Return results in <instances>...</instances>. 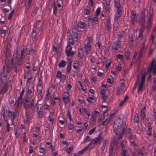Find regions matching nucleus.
Segmentation results:
<instances>
[{
  "label": "nucleus",
  "instance_id": "obj_1",
  "mask_svg": "<svg viewBox=\"0 0 156 156\" xmlns=\"http://www.w3.org/2000/svg\"><path fill=\"white\" fill-rule=\"evenodd\" d=\"M114 127L116 129L117 135H119V139L122 138V135H124L126 133V129L127 126L120 120H118L115 122Z\"/></svg>",
  "mask_w": 156,
  "mask_h": 156
},
{
  "label": "nucleus",
  "instance_id": "obj_2",
  "mask_svg": "<svg viewBox=\"0 0 156 156\" xmlns=\"http://www.w3.org/2000/svg\"><path fill=\"white\" fill-rule=\"evenodd\" d=\"M35 101V99L34 98H32L30 100V105H29L27 104V103H28V101H25L26 103L24 104V108L26 111L25 112V121L26 122H27L29 119V115L28 114V112H27V110L30 108H32L34 107V102Z\"/></svg>",
  "mask_w": 156,
  "mask_h": 156
},
{
  "label": "nucleus",
  "instance_id": "obj_3",
  "mask_svg": "<svg viewBox=\"0 0 156 156\" xmlns=\"http://www.w3.org/2000/svg\"><path fill=\"white\" fill-rule=\"evenodd\" d=\"M145 74H143L141 78V80L139 83L138 87L137 92L138 94H141L142 92L145 90Z\"/></svg>",
  "mask_w": 156,
  "mask_h": 156
},
{
  "label": "nucleus",
  "instance_id": "obj_4",
  "mask_svg": "<svg viewBox=\"0 0 156 156\" xmlns=\"http://www.w3.org/2000/svg\"><path fill=\"white\" fill-rule=\"evenodd\" d=\"M30 98L28 97H26L23 99V100H21L17 99V100L16 101L15 105H16V107L18 108H19V107L20 108L22 105L24 107V103H26V102L25 101H28V102L27 103L29 105H30Z\"/></svg>",
  "mask_w": 156,
  "mask_h": 156
},
{
  "label": "nucleus",
  "instance_id": "obj_5",
  "mask_svg": "<svg viewBox=\"0 0 156 156\" xmlns=\"http://www.w3.org/2000/svg\"><path fill=\"white\" fill-rule=\"evenodd\" d=\"M117 144L115 141H113L111 142L110 147L109 150V156H113L115 152L117 149Z\"/></svg>",
  "mask_w": 156,
  "mask_h": 156
},
{
  "label": "nucleus",
  "instance_id": "obj_6",
  "mask_svg": "<svg viewBox=\"0 0 156 156\" xmlns=\"http://www.w3.org/2000/svg\"><path fill=\"white\" fill-rule=\"evenodd\" d=\"M103 140V137L101 134L99 135L97 137L93 139L90 143L88 144V146H90L92 144H101V140Z\"/></svg>",
  "mask_w": 156,
  "mask_h": 156
},
{
  "label": "nucleus",
  "instance_id": "obj_7",
  "mask_svg": "<svg viewBox=\"0 0 156 156\" xmlns=\"http://www.w3.org/2000/svg\"><path fill=\"white\" fill-rule=\"evenodd\" d=\"M19 52V50L18 47H16L15 48V50L14 52L13 57L11 59V64L14 65L16 64L17 62L18 59V54Z\"/></svg>",
  "mask_w": 156,
  "mask_h": 156
},
{
  "label": "nucleus",
  "instance_id": "obj_8",
  "mask_svg": "<svg viewBox=\"0 0 156 156\" xmlns=\"http://www.w3.org/2000/svg\"><path fill=\"white\" fill-rule=\"evenodd\" d=\"M151 70H153V74L156 73V62L154 59L152 61L150 66L147 68L148 72H151Z\"/></svg>",
  "mask_w": 156,
  "mask_h": 156
},
{
  "label": "nucleus",
  "instance_id": "obj_9",
  "mask_svg": "<svg viewBox=\"0 0 156 156\" xmlns=\"http://www.w3.org/2000/svg\"><path fill=\"white\" fill-rule=\"evenodd\" d=\"M69 94L66 92H64L62 95V99L63 103L67 105L70 102V99L69 98Z\"/></svg>",
  "mask_w": 156,
  "mask_h": 156
},
{
  "label": "nucleus",
  "instance_id": "obj_10",
  "mask_svg": "<svg viewBox=\"0 0 156 156\" xmlns=\"http://www.w3.org/2000/svg\"><path fill=\"white\" fill-rule=\"evenodd\" d=\"M5 66L3 67V70L0 73V82H3L4 80H6L7 79V74L5 73Z\"/></svg>",
  "mask_w": 156,
  "mask_h": 156
},
{
  "label": "nucleus",
  "instance_id": "obj_11",
  "mask_svg": "<svg viewBox=\"0 0 156 156\" xmlns=\"http://www.w3.org/2000/svg\"><path fill=\"white\" fill-rule=\"evenodd\" d=\"M11 50L10 48V46L7 45L4 51V55L5 57L6 60L11 55Z\"/></svg>",
  "mask_w": 156,
  "mask_h": 156
},
{
  "label": "nucleus",
  "instance_id": "obj_12",
  "mask_svg": "<svg viewBox=\"0 0 156 156\" xmlns=\"http://www.w3.org/2000/svg\"><path fill=\"white\" fill-rule=\"evenodd\" d=\"M120 40L119 39L116 40L114 42L113 45L112 46V50L115 51H116L118 50Z\"/></svg>",
  "mask_w": 156,
  "mask_h": 156
},
{
  "label": "nucleus",
  "instance_id": "obj_13",
  "mask_svg": "<svg viewBox=\"0 0 156 156\" xmlns=\"http://www.w3.org/2000/svg\"><path fill=\"white\" fill-rule=\"evenodd\" d=\"M24 49L23 48L22 50H21V54L20 56V57L19 59H18L17 61V65L18 66H20L21 65L23 61V58L24 56Z\"/></svg>",
  "mask_w": 156,
  "mask_h": 156
},
{
  "label": "nucleus",
  "instance_id": "obj_14",
  "mask_svg": "<svg viewBox=\"0 0 156 156\" xmlns=\"http://www.w3.org/2000/svg\"><path fill=\"white\" fill-rule=\"evenodd\" d=\"M91 45L90 43L89 42H87L84 46V48L85 49V51L86 53L88 54L91 49Z\"/></svg>",
  "mask_w": 156,
  "mask_h": 156
},
{
  "label": "nucleus",
  "instance_id": "obj_15",
  "mask_svg": "<svg viewBox=\"0 0 156 156\" xmlns=\"http://www.w3.org/2000/svg\"><path fill=\"white\" fill-rule=\"evenodd\" d=\"M112 28V25L110 20V18L109 17L106 23V28L108 32H109Z\"/></svg>",
  "mask_w": 156,
  "mask_h": 156
},
{
  "label": "nucleus",
  "instance_id": "obj_16",
  "mask_svg": "<svg viewBox=\"0 0 156 156\" xmlns=\"http://www.w3.org/2000/svg\"><path fill=\"white\" fill-rule=\"evenodd\" d=\"M88 20L89 23L92 24L95 23V24H96V23L98 20V17L96 16L93 17H89Z\"/></svg>",
  "mask_w": 156,
  "mask_h": 156
},
{
  "label": "nucleus",
  "instance_id": "obj_17",
  "mask_svg": "<svg viewBox=\"0 0 156 156\" xmlns=\"http://www.w3.org/2000/svg\"><path fill=\"white\" fill-rule=\"evenodd\" d=\"M117 9V10L114 17V20H117L121 16L122 13V10L120 8Z\"/></svg>",
  "mask_w": 156,
  "mask_h": 156
},
{
  "label": "nucleus",
  "instance_id": "obj_18",
  "mask_svg": "<svg viewBox=\"0 0 156 156\" xmlns=\"http://www.w3.org/2000/svg\"><path fill=\"white\" fill-rule=\"evenodd\" d=\"M145 44L144 43H143V48H141L140 49V52L138 55V57L139 58H140L142 57L143 55L144 52H145Z\"/></svg>",
  "mask_w": 156,
  "mask_h": 156
},
{
  "label": "nucleus",
  "instance_id": "obj_19",
  "mask_svg": "<svg viewBox=\"0 0 156 156\" xmlns=\"http://www.w3.org/2000/svg\"><path fill=\"white\" fill-rule=\"evenodd\" d=\"M151 86L152 90H154L156 89V79L154 78L153 80L151 82Z\"/></svg>",
  "mask_w": 156,
  "mask_h": 156
},
{
  "label": "nucleus",
  "instance_id": "obj_20",
  "mask_svg": "<svg viewBox=\"0 0 156 156\" xmlns=\"http://www.w3.org/2000/svg\"><path fill=\"white\" fill-rule=\"evenodd\" d=\"M9 86L6 85L5 84H4L3 87L2 88V90L0 91V94H1L4 90V93H6L8 91Z\"/></svg>",
  "mask_w": 156,
  "mask_h": 156
},
{
  "label": "nucleus",
  "instance_id": "obj_21",
  "mask_svg": "<svg viewBox=\"0 0 156 156\" xmlns=\"http://www.w3.org/2000/svg\"><path fill=\"white\" fill-rule=\"evenodd\" d=\"M43 83L41 78H39L38 79V82L37 84V88H43Z\"/></svg>",
  "mask_w": 156,
  "mask_h": 156
},
{
  "label": "nucleus",
  "instance_id": "obj_22",
  "mask_svg": "<svg viewBox=\"0 0 156 156\" xmlns=\"http://www.w3.org/2000/svg\"><path fill=\"white\" fill-rule=\"evenodd\" d=\"M146 109L145 107H144L141 110L140 115L143 119H144L146 117V113L145 112Z\"/></svg>",
  "mask_w": 156,
  "mask_h": 156
},
{
  "label": "nucleus",
  "instance_id": "obj_23",
  "mask_svg": "<svg viewBox=\"0 0 156 156\" xmlns=\"http://www.w3.org/2000/svg\"><path fill=\"white\" fill-rule=\"evenodd\" d=\"M133 156H143V154L142 152H139L137 150H135L132 152Z\"/></svg>",
  "mask_w": 156,
  "mask_h": 156
},
{
  "label": "nucleus",
  "instance_id": "obj_24",
  "mask_svg": "<svg viewBox=\"0 0 156 156\" xmlns=\"http://www.w3.org/2000/svg\"><path fill=\"white\" fill-rule=\"evenodd\" d=\"M108 144L107 141L106 140H104L102 141V145L101 147V149L103 151L105 149V147L107 146Z\"/></svg>",
  "mask_w": 156,
  "mask_h": 156
},
{
  "label": "nucleus",
  "instance_id": "obj_25",
  "mask_svg": "<svg viewBox=\"0 0 156 156\" xmlns=\"http://www.w3.org/2000/svg\"><path fill=\"white\" fill-rule=\"evenodd\" d=\"M66 64V62L64 60H62L60 61L58 64V66L59 68L64 67Z\"/></svg>",
  "mask_w": 156,
  "mask_h": 156
},
{
  "label": "nucleus",
  "instance_id": "obj_26",
  "mask_svg": "<svg viewBox=\"0 0 156 156\" xmlns=\"http://www.w3.org/2000/svg\"><path fill=\"white\" fill-rule=\"evenodd\" d=\"M115 6L117 9L120 8L121 6L120 3V0H114Z\"/></svg>",
  "mask_w": 156,
  "mask_h": 156
},
{
  "label": "nucleus",
  "instance_id": "obj_27",
  "mask_svg": "<svg viewBox=\"0 0 156 156\" xmlns=\"http://www.w3.org/2000/svg\"><path fill=\"white\" fill-rule=\"evenodd\" d=\"M72 61H69L67 67V72L69 74L70 72V70L71 68Z\"/></svg>",
  "mask_w": 156,
  "mask_h": 156
},
{
  "label": "nucleus",
  "instance_id": "obj_28",
  "mask_svg": "<svg viewBox=\"0 0 156 156\" xmlns=\"http://www.w3.org/2000/svg\"><path fill=\"white\" fill-rule=\"evenodd\" d=\"M155 35L156 36V26H155L154 29L151 36V39L153 42V41L154 39Z\"/></svg>",
  "mask_w": 156,
  "mask_h": 156
},
{
  "label": "nucleus",
  "instance_id": "obj_29",
  "mask_svg": "<svg viewBox=\"0 0 156 156\" xmlns=\"http://www.w3.org/2000/svg\"><path fill=\"white\" fill-rule=\"evenodd\" d=\"M74 54L75 52L73 51H67V52H66V54L67 57H72L74 55Z\"/></svg>",
  "mask_w": 156,
  "mask_h": 156
},
{
  "label": "nucleus",
  "instance_id": "obj_30",
  "mask_svg": "<svg viewBox=\"0 0 156 156\" xmlns=\"http://www.w3.org/2000/svg\"><path fill=\"white\" fill-rule=\"evenodd\" d=\"M139 121V118L138 117V114L136 113L134 115V122L135 123L138 124Z\"/></svg>",
  "mask_w": 156,
  "mask_h": 156
},
{
  "label": "nucleus",
  "instance_id": "obj_31",
  "mask_svg": "<svg viewBox=\"0 0 156 156\" xmlns=\"http://www.w3.org/2000/svg\"><path fill=\"white\" fill-rule=\"evenodd\" d=\"M39 152L41 153L45 154L46 152V149L45 148L40 147L39 149Z\"/></svg>",
  "mask_w": 156,
  "mask_h": 156
},
{
  "label": "nucleus",
  "instance_id": "obj_32",
  "mask_svg": "<svg viewBox=\"0 0 156 156\" xmlns=\"http://www.w3.org/2000/svg\"><path fill=\"white\" fill-rule=\"evenodd\" d=\"M126 140H122L120 146L122 148H124L126 147Z\"/></svg>",
  "mask_w": 156,
  "mask_h": 156
},
{
  "label": "nucleus",
  "instance_id": "obj_33",
  "mask_svg": "<svg viewBox=\"0 0 156 156\" xmlns=\"http://www.w3.org/2000/svg\"><path fill=\"white\" fill-rule=\"evenodd\" d=\"M89 147V146H88V144L87 146L86 147L83 148V149L79 151L78 152L79 154H83L84 152H85L87 150L88 147Z\"/></svg>",
  "mask_w": 156,
  "mask_h": 156
},
{
  "label": "nucleus",
  "instance_id": "obj_34",
  "mask_svg": "<svg viewBox=\"0 0 156 156\" xmlns=\"http://www.w3.org/2000/svg\"><path fill=\"white\" fill-rule=\"evenodd\" d=\"M53 14L55 15L57 13V8L56 5L55 3H54L53 5Z\"/></svg>",
  "mask_w": 156,
  "mask_h": 156
},
{
  "label": "nucleus",
  "instance_id": "obj_35",
  "mask_svg": "<svg viewBox=\"0 0 156 156\" xmlns=\"http://www.w3.org/2000/svg\"><path fill=\"white\" fill-rule=\"evenodd\" d=\"M83 12L84 15H88L90 14V11L89 9H84Z\"/></svg>",
  "mask_w": 156,
  "mask_h": 156
},
{
  "label": "nucleus",
  "instance_id": "obj_36",
  "mask_svg": "<svg viewBox=\"0 0 156 156\" xmlns=\"http://www.w3.org/2000/svg\"><path fill=\"white\" fill-rule=\"evenodd\" d=\"M90 137L89 136H87L86 137H85V138L84 139V140L83 142L81 143V144H82L83 143L87 142H89L90 141Z\"/></svg>",
  "mask_w": 156,
  "mask_h": 156
},
{
  "label": "nucleus",
  "instance_id": "obj_37",
  "mask_svg": "<svg viewBox=\"0 0 156 156\" xmlns=\"http://www.w3.org/2000/svg\"><path fill=\"white\" fill-rule=\"evenodd\" d=\"M85 26L84 23L82 21H80L78 24V27L80 28L83 29Z\"/></svg>",
  "mask_w": 156,
  "mask_h": 156
},
{
  "label": "nucleus",
  "instance_id": "obj_38",
  "mask_svg": "<svg viewBox=\"0 0 156 156\" xmlns=\"http://www.w3.org/2000/svg\"><path fill=\"white\" fill-rule=\"evenodd\" d=\"M61 75H62L61 72L59 70H58L57 71L56 76L57 78L58 79H61Z\"/></svg>",
  "mask_w": 156,
  "mask_h": 156
},
{
  "label": "nucleus",
  "instance_id": "obj_39",
  "mask_svg": "<svg viewBox=\"0 0 156 156\" xmlns=\"http://www.w3.org/2000/svg\"><path fill=\"white\" fill-rule=\"evenodd\" d=\"M73 41V39L69 38V40L68 41L67 45L69 46H71V45H74Z\"/></svg>",
  "mask_w": 156,
  "mask_h": 156
},
{
  "label": "nucleus",
  "instance_id": "obj_40",
  "mask_svg": "<svg viewBox=\"0 0 156 156\" xmlns=\"http://www.w3.org/2000/svg\"><path fill=\"white\" fill-rule=\"evenodd\" d=\"M72 49V47L71 46L67 45L66 48L65 50V53L67 51H71Z\"/></svg>",
  "mask_w": 156,
  "mask_h": 156
},
{
  "label": "nucleus",
  "instance_id": "obj_41",
  "mask_svg": "<svg viewBox=\"0 0 156 156\" xmlns=\"http://www.w3.org/2000/svg\"><path fill=\"white\" fill-rule=\"evenodd\" d=\"M43 88H37V90L38 91V93L40 95L41 97V99H42L43 98V95L42 90Z\"/></svg>",
  "mask_w": 156,
  "mask_h": 156
},
{
  "label": "nucleus",
  "instance_id": "obj_42",
  "mask_svg": "<svg viewBox=\"0 0 156 156\" xmlns=\"http://www.w3.org/2000/svg\"><path fill=\"white\" fill-rule=\"evenodd\" d=\"M124 89L119 87H118L117 90L116 92V94L118 95H119L120 94L121 92Z\"/></svg>",
  "mask_w": 156,
  "mask_h": 156
},
{
  "label": "nucleus",
  "instance_id": "obj_43",
  "mask_svg": "<svg viewBox=\"0 0 156 156\" xmlns=\"http://www.w3.org/2000/svg\"><path fill=\"white\" fill-rule=\"evenodd\" d=\"M37 35V33L35 29H34L32 30V38L33 39H34Z\"/></svg>",
  "mask_w": 156,
  "mask_h": 156
},
{
  "label": "nucleus",
  "instance_id": "obj_44",
  "mask_svg": "<svg viewBox=\"0 0 156 156\" xmlns=\"http://www.w3.org/2000/svg\"><path fill=\"white\" fill-rule=\"evenodd\" d=\"M144 32L143 30L142 29H139V35H138V38H140L143 35V34Z\"/></svg>",
  "mask_w": 156,
  "mask_h": 156
},
{
  "label": "nucleus",
  "instance_id": "obj_45",
  "mask_svg": "<svg viewBox=\"0 0 156 156\" xmlns=\"http://www.w3.org/2000/svg\"><path fill=\"white\" fill-rule=\"evenodd\" d=\"M23 134L24 135L23 136V142H26L28 140V138L26 136V132H24Z\"/></svg>",
  "mask_w": 156,
  "mask_h": 156
},
{
  "label": "nucleus",
  "instance_id": "obj_46",
  "mask_svg": "<svg viewBox=\"0 0 156 156\" xmlns=\"http://www.w3.org/2000/svg\"><path fill=\"white\" fill-rule=\"evenodd\" d=\"M92 117L94 116H98L100 115V113L98 111H95L94 112L92 113Z\"/></svg>",
  "mask_w": 156,
  "mask_h": 156
},
{
  "label": "nucleus",
  "instance_id": "obj_47",
  "mask_svg": "<svg viewBox=\"0 0 156 156\" xmlns=\"http://www.w3.org/2000/svg\"><path fill=\"white\" fill-rule=\"evenodd\" d=\"M127 151L125 149H122V151L121 156H126L127 154Z\"/></svg>",
  "mask_w": 156,
  "mask_h": 156
},
{
  "label": "nucleus",
  "instance_id": "obj_48",
  "mask_svg": "<svg viewBox=\"0 0 156 156\" xmlns=\"http://www.w3.org/2000/svg\"><path fill=\"white\" fill-rule=\"evenodd\" d=\"M73 149V147H69L66 150V152L67 153L69 154L72 152Z\"/></svg>",
  "mask_w": 156,
  "mask_h": 156
},
{
  "label": "nucleus",
  "instance_id": "obj_49",
  "mask_svg": "<svg viewBox=\"0 0 156 156\" xmlns=\"http://www.w3.org/2000/svg\"><path fill=\"white\" fill-rule=\"evenodd\" d=\"M129 138L130 142V141L133 140L134 139H135L134 135H132L130 134L129 135Z\"/></svg>",
  "mask_w": 156,
  "mask_h": 156
},
{
  "label": "nucleus",
  "instance_id": "obj_50",
  "mask_svg": "<svg viewBox=\"0 0 156 156\" xmlns=\"http://www.w3.org/2000/svg\"><path fill=\"white\" fill-rule=\"evenodd\" d=\"M11 70V68L10 67L8 66H6V70L5 69V72H6V74H8L9 73Z\"/></svg>",
  "mask_w": 156,
  "mask_h": 156
},
{
  "label": "nucleus",
  "instance_id": "obj_51",
  "mask_svg": "<svg viewBox=\"0 0 156 156\" xmlns=\"http://www.w3.org/2000/svg\"><path fill=\"white\" fill-rule=\"evenodd\" d=\"M130 53L128 51H126L125 53V55L127 59H129V57L130 56Z\"/></svg>",
  "mask_w": 156,
  "mask_h": 156
},
{
  "label": "nucleus",
  "instance_id": "obj_52",
  "mask_svg": "<svg viewBox=\"0 0 156 156\" xmlns=\"http://www.w3.org/2000/svg\"><path fill=\"white\" fill-rule=\"evenodd\" d=\"M124 32L123 31L119 32L118 34V38H121L124 35Z\"/></svg>",
  "mask_w": 156,
  "mask_h": 156
},
{
  "label": "nucleus",
  "instance_id": "obj_53",
  "mask_svg": "<svg viewBox=\"0 0 156 156\" xmlns=\"http://www.w3.org/2000/svg\"><path fill=\"white\" fill-rule=\"evenodd\" d=\"M100 12V7L98 8L96 10L95 16L98 17V16L99 15Z\"/></svg>",
  "mask_w": 156,
  "mask_h": 156
},
{
  "label": "nucleus",
  "instance_id": "obj_54",
  "mask_svg": "<svg viewBox=\"0 0 156 156\" xmlns=\"http://www.w3.org/2000/svg\"><path fill=\"white\" fill-rule=\"evenodd\" d=\"M50 96V93L49 92V90L47 91L46 96V99L47 100L49 99Z\"/></svg>",
  "mask_w": 156,
  "mask_h": 156
},
{
  "label": "nucleus",
  "instance_id": "obj_55",
  "mask_svg": "<svg viewBox=\"0 0 156 156\" xmlns=\"http://www.w3.org/2000/svg\"><path fill=\"white\" fill-rule=\"evenodd\" d=\"M105 11L108 14L110 13V6H107L105 9Z\"/></svg>",
  "mask_w": 156,
  "mask_h": 156
},
{
  "label": "nucleus",
  "instance_id": "obj_56",
  "mask_svg": "<svg viewBox=\"0 0 156 156\" xmlns=\"http://www.w3.org/2000/svg\"><path fill=\"white\" fill-rule=\"evenodd\" d=\"M44 106H45L44 108L45 110H48L50 109V105H48L46 103H45L44 105Z\"/></svg>",
  "mask_w": 156,
  "mask_h": 156
},
{
  "label": "nucleus",
  "instance_id": "obj_57",
  "mask_svg": "<svg viewBox=\"0 0 156 156\" xmlns=\"http://www.w3.org/2000/svg\"><path fill=\"white\" fill-rule=\"evenodd\" d=\"M78 64L76 63H73V68L76 70H78Z\"/></svg>",
  "mask_w": 156,
  "mask_h": 156
},
{
  "label": "nucleus",
  "instance_id": "obj_58",
  "mask_svg": "<svg viewBox=\"0 0 156 156\" xmlns=\"http://www.w3.org/2000/svg\"><path fill=\"white\" fill-rule=\"evenodd\" d=\"M32 93L33 91L31 89H28L27 92V96H30L31 95V94ZM27 97H28V96H27Z\"/></svg>",
  "mask_w": 156,
  "mask_h": 156
},
{
  "label": "nucleus",
  "instance_id": "obj_59",
  "mask_svg": "<svg viewBox=\"0 0 156 156\" xmlns=\"http://www.w3.org/2000/svg\"><path fill=\"white\" fill-rule=\"evenodd\" d=\"M68 128L69 130H72L73 128V126L71 122L68 125Z\"/></svg>",
  "mask_w": 156,
  "mask_h": 156
},
{
  "label": "nucleus",
  "instance_id": "obj_60",
  "mask_svg": "<svg viewBox=\"0 0 156 156\" xmlns=\"http://www.w3.org/2000/svg\"><path fill=\"white\" fill-rule=\"evenodd\" d=\"M116 57L120 60H122L123 59V55L121 54H117L116 55Z\"/></svg>",
  "mask_w": 156,
  "mask_h": 156
},
{
  "label": "nucleus",
  "instance_id": "obj_61",
  "mask_svg": "<svg viewBox=\"0 0 156 156\" xmlns=\"http://www.w3.org/2000/svg\"><path fill=\"white\" fill-rule=\"evenodd\" d=\"M151 26V21H148V22L147 24V28L148 30L150 28Z\"/></svg>",
  "mask_w": 156,
  "mask_h": 156
},
{
  "label": "nucleus",
  "instance_id": "obj_62",
  "mask_svg": "<svg viewBox=\"0 0 156 156\" xmlns=\"http://www.w3.org/2000/svg\"><path fill=\"white\" fill-rule=\"evenodd\" d=\"M96 129V128L94 127L92 129L90 130L89 132V134L90 135L92 134L95 131Z\"/></svg>",
  "mask_w": 156,
  "mask_h": 156
},
{
  "label": "nucleus",
  "instance_id": "obj_63",
  "mask_svg": "<svg viewBox=\"0 0 156 156\" xmlns=\"http://www.w3.org/2000/svg\"><path fill=\"white\" fill-rule=\"evenodd\" d=\"M10 124L9 122H7L6 125V131L7 132H9L10 130V128H11L10 127Z\"/></svg>",
  "mask_w": 156,
  "mask_h": 156
},
{
  "label": "nucleus",
  "instance_id": "obj_64",
  "mask_svg": "<svg viewBox=\"0 0 156 156\" xmlns=\"http://www.w3.org/2000/svg\"><path fill=\"white\" fill-rule=\"evenodd\" d=\"M105 93V90L104 89H102L100 90V93L102 95H104Z\"/></svg>",
  "mask_w": 156,
  "mask_h": 156
}]
</instances>
